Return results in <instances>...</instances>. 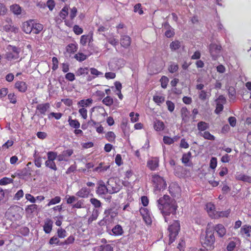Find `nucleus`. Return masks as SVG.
I'll return each instance as SVG.
<instances>
[{
	"label": "nucleus",
	"mask_w": 251,
	"mask_h": 251,
	"mask_svg": "<svg viewBox=\"0 0 251 251\" xmlns=\"http://www.w3.org/2000/svg\"><path fill=\"white\" fill-rule=\"evenodd\" d=\"M157 206L164 217L165 222L168 223L176 215L177 204L176 200L169 196L164 195L157 201Z\"/></svg>",
	"instance_id": "1"
},
{
	"label": "nucleus",
	"mask_w": 251,
	"mask_h": 251,
	"mask_svg": "<svg viewBox=\"0 0 251 251\" xmlns=\"http://www.w3.org/2000/svg\"><path fill=\"white\" fill-rule=\"evenodd\" d=\"M210 228L211 224L209 223L207 226L205 236L201 239L202 246L207 250H210L213 248L215 240L214 233Z\"/></svg>",
	"instance_id": "2"
},
{
	"label": "nucleus",
	"mask_w": 251,
	"mask_h": 251,
	"mask_svg": "<svg viewBox=\"0 0 251 251\" xmlns=\"http://www.w3.org/2000/svg\"><path fill=\"white\" fill-rule=\"evenodd\" d=\"M180 230V224L178 221H175L174 223L168 227L169 244L175 241Z\"/></svg>",
	"instance_id": "3"
},
{
	"label": "nucleus",
	"mask_w": 251,
	"mask_h": 251,
	"mask_svg": "<svg viewBox=\"0 0 251 251\" xmlns=\"http://www.w3.org/2000/svg\"><path fill=\"white\" fill-rule=\"evenodd\" d=\"M7 51L5 54L6 59L10 61H14L19 58L20 49L15 46L11 45L7 47Z\"/></svg>",
	"instance_id": "4"
},
{
	"label": "nucleus",
	"mask_w": 251,
	"mask_h": 251,
	"mask_svg": "<svg viewBox=\"0 0 251 251\" xmlns=\"http://www.w3.org/2000/svg\"><path fill=\"white\" fill-rule=\"evenodd\" d=\"M151 181L154 185L155 191H160L166 187V181L162 177L158 175H153L151 177Z\"/></svg>",
	"instance_id": "5"
},
{
	"label": "nucleus",
	"mask_w": 251,
	"mask_h": 251,
	"mask_svg": "<svg viewBox=\"0 0 251 251\" xmlns=\"http://www.w3.org/2000/svg\"><path fill=\"white\" fill-rule=\"evenodd\" d=\"M208 50L212 59L213 60H217L220 56L222 50L221 46L217 44L211 43L208 47Z\"/></svg>",
	"instance_id": "6"
},
{
	"label": "nucleus",
	"mask_w": 251,
	"mask_h": 251,
	"mask_svg": "<svg viewBox=\"0 0 251 251\" xmlns=\"http://www.w3.org/2000/svg\"><path fill=\"white\" fill-rule=\"evenodd\" d=\"M140 213L146 224L147 225L151 224L152 214L150 210L147 208L141 207L140 209Z\"/></svg>",
	"instance_id": "7"
},
{
	"label": "nucleus",
	"mask_w": 251,
	"mask_h": 251,
	"mask_svg": "<svg viewBox=\"0 0 251 251\" xmlns=\"http://www.w3.org/2000/svg\"><path fill=\"white\" fill-rule=\"evenodd\" d=\"M122 88V85L119 81H115L114 83V85L111 87V90L112 93L115 95H117L118 98L121 100H123V96L121 93V89Z\"/></svg>",
	"instance_id": "8"
},
{
	"label": "nucleus",
	"mask_w": 251,
	"mask_h": 251,
	"mask_svg": "<svg viewBox=\"0 0 251 251\" xmlns=\"http://www.w3.org/2000/svg\"><path fill=\"white\" fill-rule=\"evenodd\" d=\"M213 229H214L218 236L220 238L223 237L226 232V230L225 227L221 224H217L214 226H212L211 224L210 230L212 231Z\"/></svg>",
	"instance_id": "9"
},
{
	"label": "nucleus",
	"mask_w": 251,
	"mask_h": 251,
	"mask_svg": "<svg viewBox=\"0 0 251 251\" xmlns=\"http://www.w3.org/2000/svg\"><path fill=\"white\" fill-rule=\"evenodd\" d=\"M235 178L237 180L251 183V176H248L242 172H237Z\"/></svg>",
	"instance_id": "10"
},
{
	"label": "nucleus",
	"mask_w": 251,
	"mask_h": 251,
	"mask_svg": "<svg viewBox=\"0 0 251 251\" xmlns=\"http://www.w3.org/2000/svg\"><path fill=\"white\" fill-rule=\"evenodd\" d=\"M205 209L209 217L212 219H214L216 214L217 212L215 210L214 204L212 202H208L205 205Z\"/></svg>",
	"instance_id": "11"
},
{
	"label": "nucleus",
	"mask_w": 251,
	"mask_h": 251,
	"mask_svg": "<svg viewBox=\"0 0 251 251\" xmlns=\"http://www.w3.org/2000/svg\"><path fill=\"white\" fill-rule=\"evenodd\" d=\"M73 153V151L71 149L64 151L61 154L58 155V160L59 161H67L68 160L69 157L72 155Z\"/></svg>",
	"instance_id": "12"
},
{
	"label": "nucleus",
	"mask_w": 251,
	"mask_h": 251,
	"mask_svg": "<svg viewBox=\"0 0 251 251\" xmlns=\"http://www.w3.org/2000/svg\"><path fill=\"white\" fill-rule=\"evenodd\" d=\"M159 166V159L157 157L152 158L147 162L148 167L152 171H154Z\"/></svg>",
	"instance_id": "13"
},
{
	"label": "nucleus",
	"mask_w": 251,
	"mask_h": 251,
	"mask_svg": "<svg viewBox=\"0 0 251 251\" xmlns=\"http://www.w3.org/2000/svg\"><path fill=\"white\" fill-rule=\"evenodd\" d=\"M33 27V21H28L23 24L22 28L23 31L26 34L32 32Z\"/></svg>",
	"instance_id": "14"
},
{
	"label": "nucleus",
	"mask_w": 251,
	"mask_h": 251,
	"mask_svg": "<svg viewBox=\"0 0 251 251\" xmlns=\"http://www.w3.org/2000/svg\"><path fill=\"white\" fill-rule=\"evenodd\" d=\"M98 185H99L97 190V193L99 195L102 196L108 192V189L103 181H99Z\"/></svg>",
	"instance_id": "15"
},
{
	"label": "nucleus",
	"mask_w": 251,
	"mask_h": 251,
	"mask_svg": "<svg viewBox=\"0 0 251 251\" xmlns=\"http://www.w3.org/2000/svg\"><path fill=\"white\" fill-rule=\"evenodd\" d=\"M91 192V190L86 187H82L76 193V195L80 198H88Z\"/></svg>",
	"instance_id": "16"
},
{
	"label": "nucleus",
	"mask_w": 251,
	"mask_h": 251,
	"mask_svg": "<svg viewBox=\"0 0 251 251\" xmlns=\"http://www.w3.org/2000/svg\"><path fill=\"white\" fill-rule=\"evenodd\" d=\"M163 26L166 29L165 35L167 38H171L175 35L174 29L168 24V23H165Z\"/></svg>",
	"instance_id": "17"
},
{
	"label": "nucleus",
	"mask_w": 251,
	"mask_h": 251,
	"mask_svg": "<svg viewBox=\"0 0 251 251\" xmlns=\"http://www.w3.org/2000/svg\"><path fill=\"white\" fill-rule=\"evenodd\" d=\"M15 87L19 91L21 92H25L27 88L26 83L22 81H19L16 82Z\"/></svg>",
	"instance_id": "18"
},
{
	"label": "nucleus",
	"mask_w": 251,
	"mask_h": 251,
	"mask_svg": "<svg viewBox=\"0 0 251 251\" xmlns=\"http://www.w3.org/2000/svg\"><path fill=\"white\" fill-rule=\"evenodd\" d=\"M50 108V104L48 103L38 104L36 109L41 114L45 115L46 111Z\"/></svg>",
	"instance_id": "19"
},
{
	"label": "nucleus",
	"mask_w": 251,
	"mask_h": 251,
	"mask_svg": "<svg viewBox=\"0 0 251 251\" xmlns=\"http://www.w3.org/2000/svg\"><path fill=\"white\" fill-rule=\"evenodd\" d=\"M93 102L92 99H87L86 100H82L77 102L78 107H87L90 106Z\"/></svg>",
	"instance_id": "20"
},
{
	"label": "nucleus",
	"mask_w": 251,
	"mask_h": 251,
	"mask_svg": "<svg viewBox=\"0 0 251 251\" xmlns=\"http://www.w3.org/2000/svg\"><path fill=\"white\" fill-rule=\"evenodd\" d=\"M10 10L12 13L16 15H19L22 14V7L17 4H14L10 6Z\"/></svg>",
	"instance_id": "21"
},
{
	"label": "nucleus",
	"mask_w": 251,
	"mask_h": 251,
	"mask_svg": "<svg viewBox=\"0 0 251 251\" xmlns=\"http://www.w3.org/2000/svg\"><path fill=\"white\" fill-rule=\"evenodd\" d=\"M131 44L130 38L128 36H122L121 39V44L124 48L128 47Z\"/></svg>",
	"instance_id": "22"
},
{
	"label": "nucleus",
	"mask_w": 251,
	"mask_h": 251,
	"mask_svg": "<svg viewBox=\"0 0 251 251\" xmlns=\"http://www.w3.org/2000/svg\"><path fill=\"white\" fill-rule=\"evenodd\" d=\"M153 127L156 131H160L164 130L165 125L163 122L156 120L154 122Z\"/></svg>",
	"instance_id": "23"
},
{
	"label": "nucleus",
	"mask_w": 251,
	"mask_h": 251,
	"mask_svg": "<svg viewBox=\"0 0 251 251\" xmlns=\"http://www.w3.org/2000/svg\"><path fill=\"white\" fill-rule=\"evenodd\" d=\"M69 126L73 128H79L80 126V123L76 119H72L71 117H69L68 120Z\"/></svg>",
	"instance_id": "24"
},
{
	"label": "nucleus",
	"mask_w": 251,
	"mask_h": 251,
	"mask_svg": "<svg viewBox=\"0 0 251 251\" xmlns=\"http://www.w3.org/2000/svg\"><path fill=\"white\" fill-rule=\"evenodd\" d=\"M52 227V222L50 219H47L44 226V230L46 233H50Z\"/></svg>",
	"instance_id": "25"
},
{
	"label": "nucleus",
	"mask_w": 251,
	"mask_h": 251,
	"mask_svg": "<svg viewBox=\"0 0 251 251\" xmlns=\"http://www.w3.org/2000/svg\"><path fill=\"white\" fill-rule=\"evenodd\" d=\"M181 113L182 121L185 123L187 122L189 119V115L190 114L189 111H188L187 108L186 107L182 108V109H181Z\"/></svg>",
	"instance_id": "26"
},
{
	"label": "nucleus",
	"mask_w": 251,
	"mask_h": 251,
	"mask_svg": "<svg viewBox=\"0 0 251 251\" xmlns=\"http://www.w3.org/2000/svg\"><path fill=\"white\" fill-rule=\"evenodd\" d=\"M198 129L200 131H203L208 129L209 127V125L205 122L201 121L197 124Z\"/></svg>",
	"instance_id": "27"
},
{
	"label": "nucleus",
	"mask_w": 251,
	"mask_h": 251,
	"mask_svg": "<svg viewBox=\"0 0 251 251\" xmlns=\"http://www.w3.org/2000/svg\"><path fill=\"white\" fill-rule=\"evenodd\" d=\"M230 213V210L227 209L223 211H217L214 219H219L220 218L228 217Z\"/></svg>",
	"instance_id": "28"
},
{
	"label": "nucleus",
	"mask_w": 251,
	"mask_h": 251,
	"mask_svg": "<svg viewBox=\"0 0 251 251\" xmlns=\"http://www.w3.org/2000/svg\"><path fill=\"white\" fill-rule=\"evenodd\" d=\"M191 153L189 151L187 153H184L182 155V162L185 166H190L189 161L191 157Z\"/></svg>",
	"instance_id": "29"
},
{
	"label": "nucleus",
	"mask_w": 251,
	"mask_h": 251,
	"mask_svg": "<svg viewBox=\"0 0 251 251\" xmlns=\"http://www.w3.org/2000/svg\"><path fill=\"white\" fill-rule=\"evenodd\" d=\"M241 233L242 234H245L247 237L251 236V226H244L241 228Z\"/></svg>",
	"instance_id": "30"
},
{
	"label": "nucleus",
	"mask_w": 251,
	"mask_h": 251,
	"mask_svg": "<svg viewBox=\"0 0 251 251\" xmlns=\"http://www.w3.org/2000/svg\"><path fill=\"white\" fill-rule=\"evenodd\" d=\"M113 234L115 236H120L123 233V230L122 226L119 225L116 226L112 229Z\"/></svg>",
	"instance_id": "31"
},
{
	"label": "nucleus",
	"mask_w": 251,
	"mask_h": 251,
	"mask_svg": "<svg viewBox=\"0 0 251 251\" xmlns=\"http://www.w3.org/2000/svg\"><path fill=\"white\" fill-rule=\"evenodd\" d=\"M77 49V46L76 44L71 43L66 47V51L70 53L75 52Z\"/></svg>",
	"instance_id": "32"
},
{
	"label": "nucleus",
	"mask_w": 251,
	"mask_h": 251,
	"mask_svg": "<svg viewBox=\"0 0 251 251\" xmlns=\"http://www.w3.org/2000/svg\"><path fill=\"white\" fill-rule=\"evenodd\" d=\"M43 29V25L39 23H34L32 32L34 34H38Z\"/></svg>",
	"instance_id": "33"
},
{
	"label": "nucleus",
	"mask_w": 251,
	"mask_h": 251,
	"mask_svg": "<svg viewBox=\"0 0 251 251\" xmlns=\"http://www.w3.org/2000/svg\"><path fill=\"white\" fill-rule=\"evenodd\" d=\"M153 100L159 105L165 100V97L162 95H155L153 97Z\"/></svg>",
	"instance_id": "34"
},
{
	"label": "nucleus",
	"mask_w": 251,
	"mask_h": 251,
	"mask_svg": "<svg viewBox=\"0 0 251 251\" xmlns=\"http://www.w3.org/2000/svg\"><path fill=\"white\" fill-rule=\"evenodd\" d=\"M45 166L49 168L50 169H52L54 171L57 170V167L54 161H51L49 159H47L45 162Z\"/></svg>",
	"instance_id": "35"
},
{
	"label": "nucleus",
	"mask_w": 251,
	"mask_h": 251,
	"mask_svg": "<svg viewBox=\"0 0 251 251\" xmlns=\"http://www.w3.org/2000/svg\"><path fill=\"white\" fill-rule=\"evenodd\" d=\"M99 214V212L98 210L97 209H94L92 211V215L88 219V223H91L93 221L96 220L97 219Z\"/></svg>",
	"instance_id": "36"
},
{
	"label": "nucleus",
	"mask_w": 251,
	"mask_h": 251,
	"mask_svg": "<svg viewBox=\"0 0 251 251\" xmlns=\"http://www.w3.org/2000/svg\"><path fill=\"white\" fill-rule=\"evenodd\" d=\"M61 201V198L59 196H56L54 198L49 200L48 203L46 205V206L49 207L51 205L56 204L59 203Z\"/></svg>",
	"instance_id": "37"
},
{
	"label": "nucleus",
	"mask_w": 251,
	"mask_h": 251,
	"mask_svg": "<svg viewBox=\"0 0 251 251\" xmlns=\"http://www.w3.org/2000/svg\"><path fill=\"white\" fill-rule=\"evenodd\" d=\"M178 65L174 62H171L168 67V70L171 73H174L176 72L178 70Z\"/></svg>",
	"instance_id": "38"
},
{
	"label": "nucleus",
	"mask_w": 251,
	"mask_h": 251,
	"mask_svg": "<svg viewBox=\"0 0 251 251\" xmlns=\"http://www.w3.org/2000/svg\"><path fill=\"white\" fill-rule=\"evenodd\" d=\"M210 96V93H208L204 90L201 91L199 93V97L202 100L209 99Z\"/></svg>",
	"instance_id": "39"
},
{
	"label": "nucleus",
	"mask_w": 251,
	"mask_h": 251,
	"mask_svg": "<svg viewBox=\"0 0 251 251\" xmlns=\"http://www.w3.org/2000/svg\"><path fill=\"white\" fill-rule=\"evenodd\" d=\"M58 155L57 153L54 151H49L47 153V159L54 161L56 158L58 159Z\"/></svg>",
	"instance_id": "40"
},
{
	"label": "nucleus",
	"mask_w": 251,
	"mask_h": 251,
	"mask_svg": "<svg viewBox=\"0 0 251 251\" xmlns=\"http://www.w3.org/2000/svg\"><path fill=\"white\" fill-rule=\"evenodd\" d=\"M34 157L35 158L34 159V163L36 167L38 168H40L42 166V157L40 156H37L36 155V151H35V153L34 154Z\"/></svg>",
	"instance_id": "41"
},
{
	"label": "nucleus",
	"mask_w": 251,
	"mask_h": 251,
	"mask_svg": "<svg viewBox=\"0 0 251 251\" xmlns=\"http://www.w3.org/2000/svg\"><path fill=\"white\" fill-rule=\"evenodd\" d=\"M180 42L177 40H176L171 43L170 48L172 50H175L178 49L180 47Z\"/></svg>",
	"instance_id": "42"
},
{
	"label": "nucleus",
	"mask_w": 251,
	"mask_h": 251,
	"mask_svg": "<svg viewBox=\"0 0 251 251\" xmlns=\"http://www.w3.org/2000/svg\"><path fill=\"white\" fill-rule=\"evenodd\" d=\"M13 181L12 178L4 177L0 179V185H6L12 183Z\"/></svg>",
	"instance_id": "43"
},
{
	"label": "nucleus",
	"mask_w": 251,
	"mask_h": 251,
	"mask_svg": "<svg viewBox=\"0 0 251 251\" xmlns=\"http://www.w3.org/2000/svg\"><path fill=\"white\" fill-rule=\"evenodd\" d=\"M91 74L94 75L95 77L102 76L103 73L99 71L95 68H91L90 69Z\"/></svg>",
	"instance_id": "44"
},
{
	"label": "nucleus",
	"mask_w": 251,
	"mask_h": 251,
	"mask_svg": "<svg viewBox=\"0 0 251 251\" xmlns=\"http://www.w3.org/2000/svg\"><path fill=\"white\" fill-rule=\"evenodd\" d=\"M110 214V210L106 209L105 211V214H106V216L103 218V219L100 222V225H103L105 224H109V217L108 215Z\"/></svg>",
	"instance_id": "45"
},
{
	"label": "nucleus",
	"mask_w": 251,
	"mask_h": 251,
	"mask_svg": "<svg viewBox=\"0 0 251 251\" xmlns=\"http://www.w3.org/2000/svg\"><path fill=\"white\" fill-rule=\"evenodd\" d=\"M201 135L205 139L209 140H215V137L210 134L209 131H204L203 133H201Z\"/></svg>",
	"instance_id": "46"
},
{
	"label": "nucleus",
	"mask_w": 251,
	"mask_h": 251,
	"mask_svg": "<svg viewBox=\"0 0 251 251\" xmlns=\"http://www.w3.org/2000/svg\"><path fill=\"white\" fill-rule=\"evenodd\" d=\"M160 81L161 87L164 89L166 88L169 82L168 78L166 76H162L160 79Z\"/></svg>",
	"instance_id": "47"
},
{
	"label": "nucleus",
	"mask_w": 251,
	"mask_h": 251,
	"mask_svg": "<svg viewBox=\"0 0 251 251\" xmlns=\"http://www.w3.org/2000/svg\"><path fill=\"white\" fill-rule=\"evenodd\" d=\"M78 110V113H79L81 118L84 120L87 118V110L84 107L80 108Z\"/></svg>",
	"instance_id": "48"
},
{
	"label": "nucleus",
	"mask_w": 251,
	"mask_h": 251,
	"mask_svg": "<svg viewBox=\"0 0 251 251\" xmlns=\"http://www.w3.org/2000/svg\"><path fill=\"white\" fill-rule=\"evenodd\" d=\"M38 206L35 204H32L27 206L25 211L28 213H32L37 210Z\"/></svg>",
	"instance_id": "49"
},
{
	"label": "nucleus",
	"mask_w": 251,
	"mask_h": 251,
	"mask_svg": "<svg viewBox=\"0 0 251 251\" xmlns=\"http://www.w3.org/2000/svg\"><path fill=\"white\" fill-rule=\"evenodd\" d=\"M108 168L109 166H103V163H101L99 164L98 167L94 169V171L101 172L102 171H106Z\"/></svg>",
	"instance_id": "50"
},
{
	"label": "nucleus",
	"mask_w": 251,
	"mask_h": 251,
	"mask_svg": "<svg viewBox=\"0 0 251 251\" xmlns=\"http://www.w3.org/2000/svg\"><path fill=\"white\" fill-rule=\"evenodd\" d=\"M88 72V68H79L76 72V74L77 75L80 76L82 75H84L85 74H87Z\"/></svg>",
	"instance_id": "51"
},
{
	"label": "nucleus",
	"mask_w": 251,
	"mask_h": 251,
	"mask_svg": "<svg viewBox=\"0 0 251 251\" xmlns=\"http://www.w3.org/2000/svg\"><path fill=\"white\" fill-rule=\"evenodd\" d=\"M139 114L138 113L135 114L133 112H130L129 114L131 122L133 123L139 120Z\"/></svg>",
	"instance_id": "52"
},
{
	"label": "nucleus",
	"mask_w": 251,
	"mask_h": 251,
	"mask_svg": "<svg viewBox=\"0 0 251 251\" xmlns=\"http://www.w3.org/2000/svg\"><path fill=\"white\" fill-rule=\"evenodd\" d=\"M236 246V243L235 241H230L227 245L226 250L227 251H234Z\"/></svg>",
	"instance_id": "53"
},
{
	"label": "nucleus",
	"mask_w": 251,
	"mask_h": 251,
	"mask_svg": "<svg viewBox=\"0 0 251 251\" xmlns=\"http://www.w3.org/2000/svg\"><path fill=\"white\" fill-rule=\"evenodd\" d=\"M75 58L77 60L81 62L85 60L87 58V56L83 53L78 52V53L75 55Z\"/></svg>",
	"instance_id": "54"
},
{
	"label": "nucleus",
	"mask_w": 251,
	"mask_h": 251,
	"mask_svg": "<svg viewBox=\"0 0 251 251\" xmlns=\"http://www.w3.org/2000/svg\"><path fill=\"white\" fill-rule=\"evenodd\" d=\"M4 29L7 31H11L15 33L17 32L19 29L18 27L11 25H5Z\"/></svg>",
	"instance_id": "55"
},
{
	"label": "nucleus",
	"mask_w": 251,
	"mask_h": 251,
	"mask_svg": "<svg viewBox=\"0 0 251 251\" xmlns=\"http://www.w3.org/2000/svg\"><path fill=\"white\" fill-rule=\"evenodd\" d=\"M217 166V159L215 157H212L210 161V168L214 170Z\"/></svg>",
	"instance_id": "56"
},
{
	"label": "nucleus",
	"mask_w": 251,
	"mask_h": 251,
	"mask_svg": "<svg viewBox=\"0 0 251 251\" xmlns=\"http://www.w3.org/2000/svg\"><path fill=\"white\" fill-rule=\"evenodd\" d=\"M134 11L135 13H137L139 15L143 14V11L141 7V4L140 3L136 4L134 7Z\"/></svg>",
	"instance_id": "57"
},
{
	"label": "nucleus",
	"mask_w": 251,
	"mask_h": 251,
	"mask_svg": "<svg viewBox=\"0 0 251 251\" xmlns=\"http://www.w3.org/2000/svg\"><path fill=\"white\" fill-rule=\"evenodd\" d=\"M73 207L75 208H84V200H81L78 201L76 203L73 205Z\"/></svg>",
	"instance_id": "58"
},
{
	"label": "nucleus",
	"mask_w": 251,
	"mask_h": 251,
	"mask_svg": "<svg viewBox=\"0 0 251 251\" xmlns=\"http://www.w3.org/2000/svg\"><path fill=\"white\" fill-rule=\"evenodd\" d=\"M163 142L166 144L171 145L174 143L175 139L169 136H165L163 137Z\"/></svg>",
	"instance_id": "59"
},
{
	"label": "nucleus",
	"mask_w": 251,
	"mask_h": 251,
	"mask_svg": "<svg viewBox=\"0 0 251 251\" xmlns=\"http://www.w3.org/2000/svg\"><path fill=\"white\" fill-rule=\"evenodd\" d=\"M57 234L58 237L60 238H64L67 236L66 230L62 228L58 229Z\"/></svg>",
	"instance_id": "60"
},
{
	"label": "nucleus",
	"mask_w": 251,
	"mask_h": 251,
	"mask_svg": "<svg viewBox=\"0 0 251 251\" xmlns=\"http://www.w3.org/2000/svg\"><path fill=\"white\" fill-rule=\"evenodd\" d=\"M90 202L96 208L100 207L101 203L100 201L95 198H92L90 199Z\"/></svg>",
	"instance_id": "61"
},
{
	"label": "nucleus",
	"mask_w": 251,
	"mask_h": 251,
	"mask_svg": "<svg viewBox=\"0 0 251 251\" xmlns=\"http://www.w3.org/2000/svg\"><path fill=\"white\" fill-rule=\"evenodd\" d=\"M62 116L61 113L51 112L48 116L49 118L54 117L56 120H59Z\"/></svg>",
	"instance_id": "62"
},
{
	"label": "nucleus",
	"mask_w": 251,
	"mask_h": 251,
	"mask_svg": "<svg viewBox=\"0 0 251 251\" xmlns=\"http://www.w3.org/2000/svg\"><path fill=\"white\" fill-rule=\"evenodd\" d=\"M166 105L167 106L168 110L172 112L175 109V104L170 100H167L166 101Z\"/></svg>",
	"instance_id": "63"
},
{
	"label": "nucleus",
	"mask_w": 251,
	"mask_h": 251,
	"mask_svg": "<svg viewBox=\"0 0 251 251\" xmlns=\"http://www.w3.org/2000/svg\"><path fill=\"white\" fill-rule=\"evenodd\" d=\"M26 200L32 203H34L36 202V199L30 194H26L25 195Z\"/></svg>",
	"instance_id": "64"
}]
</instances>
